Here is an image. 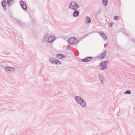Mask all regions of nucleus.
Segmentation results:
<instances>
[{
    "instance_id": "obj_1",
    "label": "nucleus",
    "mask_w": 135,
    "mask_h": 135,
    "mask_svg": "<svg viewBox=\"0 0 135 135\" xmlns=\"http://www.w3.org/2000/svg\"><path fill=\"white\" fill-rule=\"evenodd\" d=\"M48 33H47L44 36L42 40L43 42L45 41L47 42L51 43L55 40L56 37L54 35L50 36L49 37H48Z\"/></svg>"
},
{
    "instance_id": "obj_2",
    "label": "nucleus",
    "mask_w": 135,
    "mask_h": 135,
    "mask_svg": "<svg viewBox=\"0 0 135 135\" xmlns=\"http://www.w3.org/2000/svg\"><path fill=\"white\" fill-rule=\"evenodd\" d=\"M75 99L76 102L83 107L86 106V102L85 101L83 98L79 96H76Z\"/></svg>"
},
{
    "instance_id": "obj_3",
    "label": "nucleus",
    "mask_w": 135,
    "mask_h": 135,
    "mask_svg": "<svg viewBox=\"0 0 135 135\" xmlns=\"http://www.w3.org/2000/svg\"><path fill=\"white\" fill-rule=\"evenodd\" d=\"M79 7V5L76 2H71L69 6V8L71 9L74 10H77Z\"/></svg>"
},
{
    "instance_id": "obj_4",
    "label": "nucleus",
    "mask_w": 135,
    "mask_h": 135,
    "mask_svg": "<svg viewBox=\"0 0 135 135\" xmlns=\"http://www.w3.org/2000/svg\"><path fill=\"white\" fill-rule=\"evenodd\" d=\"M4 69L7 73H10L14 72L15 71L16 69L14 67L6 66L4 67Z\"/></svg>"
},
{
    "instance_id": "obj_5",
    "label": "nucleus",
    "mask_w": 135,
    "mask_h": 135,
    "mask_svg": "<svg viewBox=\"0 0 135 135\" xmlns=\"http://www.w3.org/2000/svg\"><path fill=\"white\" fill-rule=\"evenodd\" d=\"M68 41L70 45H73L76 44L78 42V40L75 37H73L69 38Z\"/></svg>"
},
{
    "instance_id": "obj_6",
    "label": "nucleus",
    "mask_w": 135,
    "mask_h": 135,
    "mask_svg": "<svg viewBox=\"0 0 135 135\" xmlns=\"http://www.w3.org/2000/svg\"><path fill=\"white\" fill-rule=\"evenodd\" d=\"M49 61L50 63L53 64L59 65L61 64L60 62L55 58H50Z\"/></svg>"
},
{
    "instance_id": "obj_7",
    "label": "nucleus",
    "mask_w": 135,
    "mask_h": 135,
    "mask_svg": "<svg viewBox=\"0 0 135 135\" xmlns=\"http://www.w3.org/2000/svg\"><path fill=\"white\" fill-rule=\"evenodd\" d=\"M17 21V24L21 28H25L26 27V24L20 20H17L15 19Z\"/></svg>"
},
{
    "instance_id": "obj_8",
    "label": "nucleus",
    "mask_w": 135,
    "mask_h": 135,
    "mask_svg": "<svg viewBox=\"0 0 135 135\" xmlns=\"http://www.w3.org/2000/svg\"><path fill=\"white\" fill-rule=\"evenodd\" d=\"M20 4L22 9L25 11L27 10V7L26 4L22 0L20 1Z\"/></svg>"
},
{
    "instance_id": "obj_9",
    "label": "nucleus",
    "mask_w": 135,
    "mask_h": 135,
    "mask_svg": "<svg viewBox=\"0 0 135 135\" xmlns=\"http://www.w3.org/2000/svg\"><path fill=\"white\" fill-rule=\"evenodd\" d=\"M99 66L100 67V69L102 70L106 69L107 68V66H106V64H104L102 61L100 63Z\"/></svg>"
},
{
    "instance_id": "obj_10",
    "label": "nucleus",
    "mask_w": 135,
    "mask_h": 135,
    "mask_svg": "<svg viewBox=\"0 0 135 135\" xmlns=\"http://www.w3.org/2000/svg\"><path fill=\"white\" fill-rule=\"evenodd\" d=\"M107 54V52L106 51H104L102 53L100 54L98 57L100 59H102L105 57Z\"/></svg>"
},
{
    "instance_id": "obj_11",
    "label": "nucleus",
    "mask_w": 135,
    "mask_h": 135,
    "mask_svg": "<svg viewBox=\"0 0 135 135\" xmlns=\"http://www.w3.org/2000/svg\"><path fill=\"white\" fill-rule=\"evenodd\" d=\"M99 33L100 35L103 38L104 40H105L107 39V36L102 31L99 32Z\"/></svg>"
},
{
    "instance_id": "obj_12",
    "label": "nucleus",
    "mask_w": 135,
    "mask_h": 135,
    "mask_svg": "<svg viewBox=\"0 0 135 135\" xmlns=\"http://www.w3.org/2000/svg\"><path fill=\"white\" fill-rule=\"evenodd\" d=\"M74 12L73 13V16L74 17H78L79 14L80 12L77 10H74Z\"/></svg>"
},
{
    "instance_id": "obj_13",
    "label": "nucleus",
    "mask_w": 135,
    "mask_h": 135,
    "mask_svg": "<svg viewBox=\"0 0 135 135\" xmlns=\"http://www.w3.org/2000/svg\"><path fill=\"white\" fill-rule=\"evenodd\" d=\"M56 56L59 59H63L65 57V55L62 54H57Z\"/></svg>"
},
{
    "instance_id": "obj_14",
    "label": "nucleus",
    "mask_w": 135,
    "mask_h": 135,
    "mask_svg": "<svg viewBox=\"0 0 135 135\" xmlns=\"http://www.w3.org/2000/svg\"><path fill=\"white\" fill-rule=\"evenodd\" d=\"M86 22V23H90L91 22V20L89 17L87 16L85 18Z\"/></svg>"
},
{
    "instance_id": "obj_15",
    "label": "nucleus",
    "mask_w": 135,
    "mask_h": 135,
    "mask_svg": "<svg viewBox=\"0 0 135 135\" xmlns=\"http://www.w3.org/2000/svg\"><path fill=\"white\" fill-rule=\"evenodd\" d=\"M102 3L104 7L107 6L108 3V0H102Z\"/></svg>"
},
{
    "instance_id": "obj_16",
    "label": "nucleus",
    "mask_w": 135,
    "mask_h": 135,
    "mask_svg": "<svg viewBox=\"0 0 135 135\" xmlns=\"http://www.w3.org/2000/svg\"><path fill=\"white\" fill-rule=\"evenodd\" d=\"M99 79L100 80V81L102 83H103L104 82L103 79V77L102 76H100V75L99 74Z\"/></svg>"
},
{
    "instance_id": "obj_17",
    "label": "nucleus",
    "mask_w": 135,
    "mask_h": 135,
    "mask_svg": "<svg viewBox=\"0 0 135 135\" xmlns=\"http://www.w3.org/2000/svg\"><path fill=\"white\" fill-rule=\"evenodd\" d=\"M2 6L7 5L6 1L5 0L1 2Z\"/></svg>"
},
{
    "instance_id": "obj_18",
    "label": "nucleus",
    "mask_w": 135,
    "mask_h": 135,
    "mask_svg": "<svg viewBox=\"0 0 135 135\" xmlns=\"http://www.w3.org/2000/svg\"><path fill=\"white\" fill-rule=\"evenodd\" d=\"M131 93V91L129 90H127L124 93V94H130Z\"/></svg>"
},
{
    "instance_id": "obj_19",
    "label": "nucleus",
    "mask_w": 135,
    "mask_h": 135,
    "mask_svg": "<svg viewBox=\"0 0 135 135\" xmlns=\"http://www.w3.org/2000/svg\"><path fill=\"white\" fill-rule=\"evenodd\" d=\"M113 26V23L111 21H109L108 23V26L109 27H111Z\"/></svg>"
},
{
    "instance_id": "obj_20",
    "label": "nucleus",
    "mask_w": 135,
    "mask_h": 135,
    "mask_svg": "<svg viewBox=\"0 0 135 135\" xmlns=\"http://www.w3.org/2000/svg\"><path fill=\"white\" fill-rule=\"evenodd\" d=\"M82 61L83 62H87L88 61V60H87V59L86 57L82 59Z\"/></svg>"
},
{
    "instance_id": "obj_21",
    "label": "nucleus",
    "mask_w": 135,
    "mask_h": 135,
    "mask_svg": "<svg viewBox=\"0 0 135 135\" xmlns=\"http://www.w3.org/2000/svg\"><path fill=\"white\" fill-rule=\"evenodd\" d=\"M3 9L5 11H6L7 10V5L4 6H2Z\"/></svg>"
},
{
    "instance_id": "obj_22",
    "label": "nucleus",
    "mask_w": 135,
    "mask_h": 135,
    "mask_svg": "<svg viewBox=\"0 0 135 135\" xmlns=\"http://www.w3.org/2000/svg\"><path fill=\"white\" fill-rule=\"evenodd\" d=\"M119 17L118 16H115L114 17V19L115 20H118V18Z\"/></svg>"
},
{
    "instance_id": "obj_23",
    "label": "nucleus",
    "mask_w": 135,
    "mask_h": 135,
    "mask_svg": "<svg viewBox=\"0 0 135 135\" xmlns=\"http://www.w3.org/2000/svg\"><path fill=\"white\" fill-rule=\"evenodd\" d=\"M101 11V10L100 9L99 10V11H97L96 12V15H99Z\"/></svg>"
},
{
    "instance_id": "obj_24",
    "label": "nucleus",
    "mask_w": 135,
    "mask_h": 135,
    "mask_svg": "<svg viewBox=\"0 0 135 135\" xmlns=\"http://www.w3.org/2000/svg\"><path fill=\"white\" fill-rule=\"evenodd\" d=\"M86 58L87 59V60H88V61H89L92 58V57L91 56H89L88 57H86Z\"/></svg>"
},
{
    "instance_id": "obj_25",
    "label": "nucleus",
    "mask_w": 135,
    "mask_h": 135,
    "mask_svg": "<svg viewBox=\"0 0 135 135\" xmlns=\"http://www.w3.org/2000/svg\"><path fill=\"white\" fill-rule=\"evenodd\" d=\"M104 64H108L109 62V60H105L104 61H102Z\"/></svg>"
},
{
    "instance_id": "obj_26",
    "label": "nucleus",
    "mask_w": 135,
    "mask_h": 135,
    "mask_svg": "<svg viewBox=\"0 0 135 135\" xmlns=\"http://www.w3.org/2000/svg\"><path fill=\"white\" fill-rule=\"evenodd\" d=\"M88 35L87 34H85V35H84V36L83 37V38H84L87 36Z\"/></svg>"
},
{
    "instance_id": "obj_27",
    "label": "nucleus",
    "mask_w": 135,
    "mask_h": 135,
    "mask_svg": "<svg viewBox=\"0 0 135 135\" xmlns=\"http://www.w3.org/2000/svg\"><path fill=\"white\" fill-rule=\"evenodd\" d=\"M132 41L134 42V43H135V40H134V39L132 38Z\"/></svg>"
},
{
    "instance_id": "obj_28",
    "label": "nucleus",
    "mask_w": 135,
    "mask_h": 135,
    "mask_svg": "<svg viewBox=\"0 0 135 135\" xmlns=\"http://www.w3.org/2000/svg\"><path fill=\"white\" fill-rule=\"evenodd\" d=\"M125 34L127 36H128V34H127V33H125Z\"/></svg>"
},
{
    "instance_id": "obj_29",
    "label": "nucleus",
    "mask_w": 135,
    "mask_h": 135,
    "mask_svg": "<svg viewBox=\"0 0 135 135\" xmlns=\"http://www.w3.org/2000/svg\"><path fill=\"white\" fill-rule=\"evenodd\" d=\"M11 18H14V17H13V16H12V17H11Z\"/></svg>"
},
{
    "instance_id": "obj_30",
    "label": "nucleus",
    "mask_w": 135,
    "mask_h": 135,
    "mask_svg": "<svg viewBox=\"0 0 135 135\" xmlns=\"http://www.w3.org/2000/svg\"><path fill=\"white\" fill-rule=\"evenodd\" d=\"M118 46L119 47V45H118Z\"/></svg>"
}]
</instances>
